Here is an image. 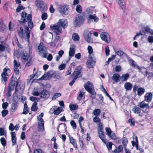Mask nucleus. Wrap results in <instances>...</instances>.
<instances>
[{
    "instance_id": "6e6d98bb",
    "label": "nucleus",
    "mask_w": 153,
    "mask_h": 153,
    "mask_svg": "<svg viewBox=\"0 0 153 153\" xmlns=\"http://www.w3.org/2000/svg\"><path fill=\"white\" fill-rule=\"evenodd\" d=\"M112 145L113 143L111 142H109L106 144V146L109 151L111 150Z\"/></svg>"
},
{
    "instance_id": "ddd939ff",
    "label": "nucleus",
    "mask_w": 153,
    "mask_h": 153,
    "mask_svg": "<svg viewBox=\"0 0 153 153\" xmlns=\"http://www.w3.org/2000/svg\"><path fill=\"white\" fill-rule=\"evenodd\" d=\"M141 108H146L144 110H142L145 113H148L149 112V110L150 109V106L149 104H146L144 102V100L139 103L137 105Z\"/></svg>"
},
{
    "instance_id": "bf43d9fd",
    "label": "nucleus",
    "mask_w": 153,
    "mask_h": 153,
    "mask_svg": "<svg viewBox=\"0 0 153 153\" xmlns=\"http://www.w3.org/2000/svg\"><path fill=\"white\" fill-rule=\"evenodd\" d=\"M85 94V92H84L80 91V92L77 98V99L79 100H80L83 97Z\"/></svg>"
},
{
    "instance_id": "2f4dec72",
    "label": "nucleus",
    "mask_w": 153,
    "mask_h": 153,
    "mask_svg": "<svg viewBox=\"0 0 153 153\" xmlns=\"http://www.w3.org/2000/svg\"><path fill=\"white\" fill-rule=\"evenodd\" d=\"M123 147L121 145H120L116 148L114 150L112 151V152L115 153H120L123 152Z\"/></svg>"
},
{
    "instance_id": "a18cd8bd",
    "label": "nucleus",
    "mask_w": 153,
    "mask_h": 153,
    "mask_svg": "<svg viewBox=\"0 0 153 153\" xmlns=\"http://www.w3.org/2000/svg\"><path fill=\"white\" fill-rule=\"evenodd\" d=\"M76 11L79 13H81L82 11L81 6L79 4H77L76 8Z\"/></svg>"
},
{
    "instance_id": "a878e982",
    "label": "nucleus",
    "mask_w": 153,
    "mask_h": 153,
    "mask_svg": "<svg viewBox=\"0 0 153 153\" xmlns=\"http://www.w3.org/2000/svg\"><path fill=\"white\" fill-rule=\"evenodd\" d=\"M27 14L25 12L22 13L21 14V21L19 20L18 21L20 24L23 23V25H24V23L27 22V20L26 19V17Z\"/></svg>"
},
{
    "instance_id": "13d9d810",
    "label": "nucleus",
    "mask_w": 153,
    "mask_h": 153,
    "mask_svg": "<svg viewBox=\"0 0 153 153\" xmlns=\"http://www.w3.org/2000/svg\"><path fill=\"white\" fill-rule=\"evenodd\" d=\"M105 131L106 132V134L108 136H110L112 133V131L111 129L108 127H106Z\"/></svg>"
},
{
    "instance_id": "c85d7f7f",
    "label": "nucleus",
    "mask_w": 153,
    "mask_h": 153,
    "mask_svg": "<svg viewBox=\"0 0 153 153\" xmlns=\"http://www.w3.org/2000/svg\"><path fill=\"white\" fill-rule=\"evenodd\" d=\"M11 140L12 142V145L14 146L16 144V134L14 132H11Z\"/></svg>"
},
{
    "instance_id": "6ab92c4d",
    "label": "nucleus",
    "mask_w": 153,
    "mask_h": 153,
    "mask_svg": "<svg viewBox=\"0 0 153 153\" xmlns=\"http://www.w3.org/2000/svg\"><path fill=\"white\" fill-rule=\"evenodd\" d=\"M50 95L49 92L46 90L43 89L40 92V97L44 98H48Z\"/></svg>"
},
{
    "instance_id": "e433bc0d",
    "label": "nucleus",
    "mask_w": 153,
    "mask_h": 153,
    "mask_svg": "<svg viewBox=\"0 0 153 153\" xmlns=\"http://www.w3.org/2000/svg\"><path fill=\"white\" fill-rule=\"evenodd\" d=\"M132 85L130 82H126L124 85V87L126 90H130L132 88Z\"/></svg>"
},
{
    "instance_id": "dca6fc26",
    "label": "nucleus",
    "mask_w": 153,
    "mask_h": 153,
    "mask_svg": "<svg viewBox=\"0 0 153 153\" xmlns=\"http://www.w3.org/2000/svg\"><path fill=\"white\" fill-rule=\"evenodd\" d=\"M87 20L88 23L90 24L91 22H98L99 19L95 14L93 15L90 14L87 17Z\"/></svg>"
},
{
    "instance_id": "2eb2a0df",
    "label": "nucleus",
    "mask_w": 153,
    "mask_h": 153,
    "mask_svg": "<svg viewBox=\"0 0 153 153\" xmlns=\"http://www.w3.org/2000/svg\"><path fill=\"white\" fill-rule=\"evenodd\" d=\"M36 6L39 10L42 12L45 11V6L44 2L41 0H37L35 1Z\"/></svg>"
},
{
    "instance_id": "9d476101",
    "label": "nucleus",
    "mask_w": 153,
    "mask_h": 153,
    "mask_svg": "<svg viewBox=\"0 0 153 153\" xmlns=\"http://www.w3.org/2000/svg\"><path fill=\"white\" fill-rule=\"evenodd\" d=\"M98 126L97 130L99 136L102 141L105 143H106V140L105 139V136L103 131V127L102 123ZM100 124H99L100 125Z\"/></svg>"
},
{
    "instance_id": "7c9ffc66",
    "label": "nucleus",
    "mask_w": 153,
    "mask_h": 153,
    "mask_svg": "<svg viewBox=\"0 0 153 153\" xmlns=\"http://www.w3.org/2000/svg\"><path fill=\"white\" fill-rule=\"evenodd\" d=\"M70 142L74 146L75 148H77V146L76 144V140L73 138V137H69Z\"/></svg>"
},
{
    "instance_id": "774afa93",
    "label": "nucleus",
    "mask_w": 153,
    "mask_h": 153,
    "mask_svg": "<svg viewBox=\"0 0 153 153\" xmlns=\"http://www.w3.org/2000/svg\"><path fill=\"white\" fill-rule=\"evenodd\" d=\"M147 40L150 43H153V36H149Z\"/></svg>"
},
{
    "instance_id": "f704fd0d",
    "label": "nucleus",
    "mask_w": 153,
    "mask_h": 153,
    "mask_svg": "<svg viewBox=\"0 0 153 153\" xmlns=\"http://www.w3.org/2000/svg\"><path fill=\"white\" fill-rule=\"evenodd\" d=\"M145 92V90L144 88L139 87L137 90V94L139 96H141Z\"/></svg>"
},
{
    "instance_id": "58836bf2",
    "label": "nucleus",
    "mask_w": 153,
    "mask_h": 153,
    "mask_svg": "<svg viewBox=\"0 0 153 153\" xmlns=\"http://www.w3.org/2000/svg\"><path fill=\"white\" fill-rule=\"evenodd\" d=\"M37 105V103L36 102H34L31 107V110L33 111H36L38 109Z\"/></svg>"
},
{
    "instance_id": "f257e3e1",
    "label": "nucleus",
    "mask_w": 153,
    "mask_h": 153,
    "mask_svg": "<svg viewBox=\"0 0 153 153\" xmlns=\"http://www.w3.org/2000/svg\"><path fill=\"white\" fill-rule=\"evenodd\" d=\"M84 87L88 93L90 94V97L92 99H95L96 97V93L93 86L92 84L89 81L84 85Z\"/></svg>"
},
{
    "instance_id": "69168bd1",
    "label": "nucleus",
    "mask_w": 153,
    "mask_h": 153,
    "mask_svg": "<svg viewBox=\"0 0 153 153\" xmlns=\"http://www.w3.org/2000/svg\"><path fill=\"white\" fill-rule=\"evenodd\" d=\"M62 32V29L61 28V27L59 26V25H58V27H57L56 29V34L57 35H58L59 33H61Z\"/></svg>"
},
{
    "instance_id": "49530a36",
    "label": "nucleus",
    "mask_w": 153,
    "mask_h": 153,
    "mask_svg": "<svg viewBox=\"0 0 153 153\" xmlns=\"http://www.w3.org/2000/svg\"><path fill=\"white\" fill-rule=\"evenodd\" d=\"M93 121L95 123H99L98 124V126H99V124H100V125H101L100 123H101L100 122L101 120L99 118V117L97 116L93 118Z\"/></svg>"
},
{
    "instance_id": "864d4df0",
    "label": "nucleus",
    "mask_w": 153,
    "mask_h": 153,
    "mask_svg": "<svg viewBox=\"0 0 153 153\" xmlns=\"http://www.w3.org/2000/svg\"><path fill=\"white\" fill-rule=\"evenodd\" d=\"M20 65L19 62H18L15 59L13 61V68H19Z\"/></svg>"
},
{
    "instance_id": "aec40b11",
    "label": "nucleus",
    "mask_w": 153,
    "mask_h": 153,
    "mask_svg": "<svg viewBox=\"0 0 153 153\" xmlns=\"http://www.w3.org/2000/svg\"><path fill=\"white\" fill-rule=\"evenodd\" d=\"M95 62L96 61L93 59L92 57L90 56L86 62L87 67L89 68H92Z\"/></svg>"
},
{
    "instance_id": "de8ad7c7",
    "label": "nucleus",
    "mask_w": 153,
    "mask_h": 153,
    "mask_svg": "<svg viewBox=\"0 0 153 153\" xmlns=\"http://www.w3.org/2000/svg\"><path fill=\"white\" fill-rule=\"evenodd\" d=\"M100 112V109H95L93 111V114L94 115L97 116L99 115Z\"/></svg>"
},
{
    "instance_id": "20e7f679",
    "label": "nucleus",
    "mask_w": 153,
    "mask_h": 153,
    "mask_svg": "<svg viewBox=\"0 0 153 153\" xmlns=\"http://www.w3.org/2000/svg\"><path fill=\"white\" fill-rule=\"evenodd\" d=\"M128 60V62L130 65L132 67L134 68H135L138 70V71L139 72H140L141 74H143L144 71H142V70L143 69H146V68L144 67H140L137 64L136 62L134 60L132 59H130V57L128 55V57H126Z\"/></svg>"
},
{
    "instance_id": "72a5a7b5",
    "label": "nucleus",
    "mask_w": 153,
    "mask_h": 153,
    "mask_svg": "<svg viewBox=\"0 0 153 153\" xmlns=\"http://www.w3.org/2000/svg\"><path fill=\"white\" fill-rule=\"evenodd\" d=\"M29 111V110L27 104L26 103L24 104L23 111L22 114H27Z\"/></svg>"
},
{
    "instance_id": "f8f14e48",
    "label": "nucleus",
    "mask_w": 153,
    "mask_h": 153,
    "mask_svg": "<svg viewBox=\"0 0 153 153\" xmlns=\"http://www.w3.org/2000/svg\"><path fill=\"white\" fill-rule=\"evenodd\" d=\"M47 75L54 79H59L61 77V73L58 71H51L47 73Z\"/></svg>"
},
{
    "instance_id": "6e6552de",
    "label": "nucleus",
    "mask_w": 153,
    "mask_h": 153,
    "mask_svg": "<svg viewBox=\"0 0 153 153\" xmlns=\"http://www.w3.org/2000/svg\"><path fill=\"white\" fill-rule=\"evenodd\" d=\"M69 6L64 4L60 5L59 7V13L62 14L67 15L69 13Z\"/></svg>"
},
{
    "instance_id": "423d86ee",
    "label": "nucleus",
    "mask_w": 153,
    "mask_h": 153,
    "mask_svg": "<svg viewBox=\"0 0 153 153\" xmlns=\"http://www.w3.org/2000/svg\"><path fill=\"white\" fill-rule=\"evenodd\" d=\"M44 114L41 113L38 116L37 119L39 120L38 126V131H42L44 130V121L43 119L42 118H39V117H43Z\"/></svg>"
},
{
    "instance_id": "3c124183",
    "label": "nucleus",
    "mask_w": 153,
    "mask_h": 153,
    "mask_svg": "<svg viewBox=\"0 0 153 153\" xmlns=\"http://www.w3.org/2000/svg\"><path fill=\"white\" fill-rule=\"evenodd\" d=\"M61 95V94L60 93H55L52 97V100H55L56 99V98L60 97Z\"/></svg>"
},
{
    "instance_id": "393cba45",
    "label": "nucleus",
    "mask_w": 153,
    "mask_h": 153,
    "mask_svg": "<svg viewBox=\"0 0 153 153\" xmlns=\"http://www.w3.org/2000/svg\"><path fill=\"white\" fill-rule=\"evenodd\" d=\"M111 79L116 82H120L121 79V77L120 75L117 73H115L113 74Z\"/></svg>"
},
{
    "instance_id": "473e14b6",
    "label": "nucleus",
    "mask_w": 153,
    "mask_h": 153,
    "mask_svg": "<svg viewBox=\"0 0 153 153\" xmlns=\"http://www.w3.org/2000/svg\"><path fill=\"white\" fill-rule=\"evenodd\" d=\"M129 77V74L128 73H126L122 75L121 77V79L122 81H126L128 79Z\"/></svg>"
},
{
    "instance_id": "4d7b16f0",
    "label": "nucleus",
    "mask_w": 153,
    "mask_h": 153,
    "mask_svg": "<svg viewBox=\"0 0 153 153\" xmlns=\"http://www.w3.org/2000/svg\"><path fill=\"white\" fill-rule=\"evenodd\" d=\"M41 18L42 20H45L48 18L47 14L46 13H43L41 16Z\"/></svg>"
},
{
    "instance_id": "7ed1b4c3",
    "label": "nucleus",
    "mask_w": 153,
    "mask_h": 153,
    "mask_svg": "<svg viewBox=\"0 0 153 153\" xmlns=\"http://www.w3.org/2000/svg\"><path fill=\"white\" fill-rule=\"evenodd\" d=\"M10 69L8 67H6L4 69L1 75V82L3 84H5L7 81V76H9L8 73H10Z\"/></svg>"
},
{
    "instance_id": "0eeeda50",
    "label": "nucleus",
    "mask_w": 153,
    "mask_h": 153,
    "mask_svg": "<svg viewBox=\"0 0 153 153\" xmlns=\"http://www.w3.org/2000/svg\"><path fill=\"white\" fill-rule=\"evenodd\" d=\"M18 81L17 80V79L16 78H13L12 76L10 80V82L8 88L7 90L8 93H10L9 96H11V92L14 88L15 86L16 87V84L18 83Z\"/></svg>"
},
{
    "instance_id": "e2e57ef3",
    "label": "nucleus",
    "mask_w": 153,
    "mask_h": 153,
    "mask_svg": "<svg viewBox=\"0 0 153 153\" xmlns=\"http://www.w3.org/2000/svg\"><path fill=\"white\" fill-rule=\"evenodd\" d=\"M8 111L7 110L4 109L1 111L2 116L3 117H5L8 114Z\"/></svg>"
},
{
    "instance_id": "ea45409f",
    "label": "nucleus",
    "mask_w": 153,
    "mask_h": 153,
    "mask_svg": "<svg viewBox=\"0 0 153 153\" xmlns=\"http://www.w3.org/2000/svg\"><path fill=\"white\" fill-rule=\"evenodd\" d=\"M69 107L70 110L72 111L77 109L78 108V106L76 104H70Z\"/></svg>"
},
{
    "instance_id": "5701e85b",
    "label": "nucleus",
    "mask_w": 153,
    "mask_h": 153,
    "mask_svg": "<svg viewBox=\"0 0 153 153\" xmlns=\"http://www.w3.org/2000/svg\"><path fill=\"white\" fill-rule=\"evenodd\" d=\"M24 32L26 36V38H25V39L28 41L30 36V31L27 25L25 26Z\"/></svg>"
},
{
    "instance_id": "c9c22d12",
    "label": "nucleus",
    "mask_w": 153,
    "mask_h": 153,
    "mask_svg": "<svg viewBox=\"0 0 153 153\" xmlns=\"http://www.w3.org/2000/svg\"><path fill=\"white\" fill-rule=\"evenodd\" d=\"M151 29L148 26L143 27L142 29V32L144 33V34L146 33H151Z\"/></svg>"
},
{
    "instance_id": "4468645a",
    "label": "nucleus",
    "mask_w": 153,
    "mask_h": 153,
    "mask_svg": "<svg viewBox=\"0 0 153 153\" xmlns=\"http://www.w3.org/2000/svg\"><path fill=\"white\" fill-rule=\"evenodd\" d=\"M134 137L135 138V141H131L132 146H135L137 150H139L141 152H144V149L141 148L140 146H138V141L137 137L136 136L135 137H133V138L134 140Z\"/></svg>"
},
{
    "instance_id": "cd10ccee",
    "label": "nucleus",
    "mask_w": 153,
    "mask_h": 153,
    "mask_svg": "<svg viewBox=\"0 0 153 153\" xmlns=\"http://www.w3.org/2000/svg\"><path fill=\"white\" fill-rule=\"evenodd\" d=\"M18 36L21 39H23L25 37V34L23 33L24 30L22 27H20L19 29H17Z\"/></svg>"
},
{
    "instance_id": "c03bdc74",
    "label": "nucleus",
    "mask_w": 153,
    "mask_h": 153,
    "mask_svg": "<svg viewBox=\"0 0 153 153\" xmlns=\"http://www.w3.org/2000/svg\"><path fill=\"white\" fill-rule=\"evenodd\" d=\"M133 111H134V113L138 114L140 113L141 109L140 108L135 106L134 107Z\"/></svg>"
},
{
    "instance_id": "0e129e2a",
    "label": "nucleus",
    "mask_w": 153,
    "mask_h": 153,
    "mask_svg": "<svg viewBox=\"0 0 153 153\" xmlns=\"http://www.w3.org/2000/svg\"><path fill=\"white\" fill-rule=\"evenodd\" d=\"M105 51L106 56H108L109 55L110 50L109 48L107 46L105 47Z\"/></svg>"
},
{
    "instance_id": "5fc2aeb1",
    "label": "nucleus",
    "mask_w": 153,
    "mask_h": 153,
    "mask_svg": "<svg viewBox=\"0 0 153 153\" xmlns=\"http://www.w3.org/2000/svg\"><path fill=\"white\" fill-rule=\"evenodd\" d=\"M29 99L32 101H34V102H38L39 101V98L37 97L31 96L30 97Z\"/></svg>"
},
{
    "instance_id": "f03ea898",
    "label": "nucleus",
    "mask_w": 153,
    "mask_h": 153,
    "mask_svg": "<svg viewBox=\"0 0 153 153\" xmlns=\"http://www.w3.org/2000/svg\"><path fill=\"white\" fill-rule=\"evenodd\" d=\"M85 18L84 14H78L74 19V25L75 27H79L83 23Z\"/></svg>"
},
{
    "instance_id": "412c9836",
    "label": "nucleus",
    "mask_w": 153,
    "mask_h": 153,
    "mask_svg": "<svg viewBox=\"0 0 153 153\" xmlns=\"http://www.w3.org/2000/svg\"><path fill=\"white\" fill-rule=\"evenodd\" d=\"M22 88L19 86H18V82L16 84L15 87V95L17 98H18L22 94Z\"/></svg>"
},
{
    "instance_id": "680f3d73",
    "label": "nucleus",
    "mask_w": 153,
    "mask_h": 153,
    "mask_svg": "<svg viewBox=\"0 0 153 153\" xmlns=\"http://www.w3.org/2000/svg\"><path fill=\"white\" fill-rule=\"evenodd\" d=\"M27 24L29 27L30 29L32 28L33 27V24L32 21H27Z\"/></svg>"
},
{
    "instance_id": "c756f323",
    "label": "nucleus",
    "mask_w": 153,
    "mask_h": 153,
    "mask_svg": "<svg viewBox=\"0 0 153 153\" xmlns=\"http://www.w3.org/2000/svg\"><path fill=\"white\" fill-rule=\"evenodd\" d=\"M18 105L17 101L15 100H14L11 105V109L13 110V112L16 110Z\"/></svg>"
},
{
    "instance_id": "338daca9",
    "label": "nucleus",
    "mask_w": 153,
    "mask_h": 153,
    "mask_svg": "<svg viewBox=\"0 0 153 153\" xmlns=\"http://www.w3.org/2000/svg\"><path fill=\"white\" fill-rule=\"evenodd\" d=\"M7 28V27L4 25L2 24L0 27V30L1 31L4 32Z\"/></svg>"
},
{
    "instance_id": "b1692460",
    "label": "nucleus",
    "mask_w": 153,
    "mask_h": 153,
    "mask_svg": "<svg viewBox=\"0 0 153 153\" xmlns=\"http://www.w3.org/2000/svg\"><path fill=\"white\" fill-rule=\"evenodd\" d=\"M152 94L151 92L147 93L144 96L145 100L144 101H145L149 102L152 100Z\"/></svg>"
},
{
    "instance_id": "39448f33",
    "label": "nucleus",
    "mask_w": 153,
    "mask_h": 153,
    "mask_svg": "<svg viewBox=\"0 0 153 153\" xmlns=\"http://www.w3.org/2000/svg\"><path fill=\"white\" fill-rule=\"evenodd\" d=\"M39 54L40 56L44 58H46L48 53L45 47L43 45V43L41 42L38 46Z\"/></svg>"
},
{
    "instance_id": "79ce46f5",
    "label": "nucleus",
    "mask_w": 153,
    "mask_h": 153,
    "mask_svg": "<svg viewBox=\"0 0 153 153\" xmlns=\"http://www.w3.org/2000/svg\"><path fill=\"white\" fill-rule=\"evenodd\" d=\"M62 110V109L61 107H58L56 110H54L53 113L54 114L58 115L61 112Z\"/></svg>"
},
{
    "instance_id": "4be33fe9",
    "label": "nucleus",
    "mask_w": 153,
    "mask_h": 153,
    "mask_svg": "<svg viewBox=\"0 0 153 153\" xmlns=\"http://www.w3.org/2000/svg\"><path fill=\"white\" fill-rule=\"evenodd\" d=\"M57 24L59 25L61 27L65 28L67 27V22L66 20L64 19H60L58 22L57 23Z\"/></svg>"
},
{
    "instance_id": "8fccbe9b",
    "label": "nucleus",
    "mask_w": 153,
    "mask_h": 153,
    "mask_svg": "<svg viewBox=\"0 0 153 153\" xmlns=\"http://www.w3.org/2000/svg\"><path fill=\"white\" fill-rule=\"evenodd\" d=\"M0 141L1 144L4 147L6 145V141L4 137H2L0 139Z\"/></svg>"
},
{
    "instance_id": "1a4fd4ad",
    "label": "nucleus",
    "mask_w": 153,
    "mask_h": 153,
    "mask_svg": "<svg viewBox=\"0 0 153 153\" xmlns=\"http://www.w3.org/2000/svg\"><path fill=\"white\" fill-rule=\"evenodd\" d=\"M82 69V67L81 65L77 67L73 73L71 75V77L73 78L74 76V77H76L77 78L80 77L82 75L81 74Z\"/></svg>"
},
{
    "instance_id": "bb28decb",
    "label": "nucleus",
    "mask_w": 153,
    "mask_h": 153,
    "mask_svg": "<svg viewBox=\"0 0 153 153\" xmlns=\"http://www.w3.org/2000/svg\"><path fill=\"white\" fill-rule=\"evenodd\" d=\"M75 46L74 45H72L70 48L69 51V58H71L74 56L75 53Z\"/></svg>"
},
{
    "instance_id": "603ef678",
    "label": "nucleus",
    "mask_w": 153,
    "mask_h": 153,
    "mask_svg": "<svg viewBox=\"0 0 153 153\" xmlns=\"http://www.w3.org/2000/svg\"><path fill=\"white\" fill-rule=\"evenodd\" d=\"M6 131L4 129V128H0V136H2L6 134Z\"/></svg>"
},
{
    "instance_id": "09e8293b",
    "label": "nucleus",
    "mask_w": 153,
    "mask_h": 153,
    "mask_svg": "<svg viewBox=\"0 0 153 153\" xmlns=\"http://www.w3.org/2000/svg\"><path fill=\"white\" fill-rule=\"evenodd\" d=\"M25 9V7H23L21 4H19L17 7L16 11L17 12H19L21 10H23Z\"/></svg>"
},
{
    "instance_id": "9b49d317",
    "label": "nucleus",
    "mask_w": 153,
    "mask_h": 153,
    "mask_svg": "<svg viewBox=\"0 0 153 153\" xmlns=\"http://www.w3.org/2000/svg\"><path fill=\"white\" fill-rule=\"evenodd\" d=\"M92 33L90 31L87 30L84 32L83 36L85 40L89 43H93V39L91 38V36Z\"/></svg>"
},
{
    "instance_id": "4c0bfd02",
    "label": "nucleus",
    "mask_w": 153,
    "mask_h": 153,
    "mask_svg": "<svg viewBox=\"0 0 153 153\" xmlns=\"http://www.w3.org/2000/svg\"><path fill=\"white\" fill-rule=\"evenodd\" d=\"M118 3L119 6L123 10H124L125 9L126 7V6L124 2L122 1L121 0L118 2Z\"/></svg>"
},
{
    "instance_id": "a211bd4d",
    "label": "nucleus",
    "mask_w": 153,
    "mask_h": 153,
    "mask_svg": "<svg viewBox=\"0 0 153 153\" xmlns=\"http://www.w3.org/2000/svg\"><path fill=\"white\" fill-rule=\"evenodd\" d=\"M21 56L24 62H26L28 60L31 59L30 54L27 53L25 51H24L22 52L21 55Z\"/></svg>"
},
{
    "instance_id": "052dcab7",
    "label": "nucleus",
    "mask_w": 153,
    "mask_h": 153,
    "mask_svg": "<svg viewBox=\"0 0 153 153\" xmlns=\"http://www.w3.org/2000/svg\"><path fill=\"white\" fill-rule=\"evenodd\" d=\"M70 124L74 129H75L76 128V123L73 120H71L70 122Z\"/></svg>"
},
{
    "instance_id": "a19ab883",
    "label": "nucleus",
    "mask_w": 153,
    "mask_h": 153,
    "mask_svg": "<svg viewBox=\"0 0 153 153\" xmlns=\"http://www.w3.org/2000/svg\"><path fill=\"white\" fill-rule=\"evenodd\" d=\"M122 142L124 146V148H126L128 142L127 138L125 137H123L122 139Z\"/></svg>"
},
{
    "instance_id": "37998d69",
    "label": "nucleus",
    "mask_w": 153,
    "mask_h": 153,
    "mask_svg": "<svg viewBox=\"0 0 153 153\" xmlns=\"http://www.w3.org/2000/svg\"><path fill=\"white\" fill-rule=\"evenodd\" d=\"M72 37L73 39L76 41H79V36L76 33H74Z\"/></svg>"
},
{
    "instance_id": "f3484780",
    "label": "nucleus",
    "mask_w": 153,
    "mask_h": 153,
    "mask_svg": "<svg viewBox=\"0 0 153 153\" xmlns=\"http://www.w3.org/2000/svg\"><path fill=\"white\" fill-rule=\"evenodd\" d=\"M100 37L102 40L107 43H109L110 41V38L109 34L106 32H102L100 34Z\"/></svg>"
}]
</instances>
